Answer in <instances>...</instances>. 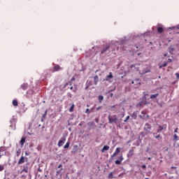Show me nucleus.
Listing matches in <instances>:
<instances>
[{
	"instance_id": "ea45409f",
	"label": "nucleus",
	"mask_w": 179,
	"mask_h": 179,
	"mask_svg": "<svg viewBox=\"0 0 179 179\" xmlns=\"http://www.w3.org/2000/svg\"><path fill=\"white\" fill-rule=\"evenodd\" d=\"M142 169H143V170H145V169H146V165H142Z\"/></svg>"
},
{
	"instance_id": "b1692460",
	"label": "nucleus",
	"mask_w": 179,
	"mask_h": 179,
	"mask_svg": "<svg viewBox=\"0 0 179 179\" xmlns=\"http://www.w3.org/2000/svg\"><path fill=\"white\" fill-rule=\"evenodd\" d=\"M108 178H109V179H113V178H114V175L113 174V172H110V173L108 174Z\"/></svg>"
},
{
	"instance_id": "1a4fd4ad",
	"label": "nucleus",
	"mask_w": 179,
	"mask_h": 179,
	"mask_svg": "<svg viewBox=\"0 0 179 179\" xmlns=\"http://www.w3.org/2000/svg\"><path fill=\"white\" fill-rule=\"evenodd\" d=\"M5 150H6V149H5V147L0 148V159L1 157H2V156L6 155V152H5Z\"/></svg>"
},
{
	"instance_id": "cd10ccee",
	"label": "nucleus",
	"mask_w": 179,
	"mask_h": 179,
	"mask_svg": "<svg viewBox=\"0 0 179 179\" xmlns=\"http://www.w3.org/2000/svg\"><path fill=\"white\" fill-rule=\"evenodd\" d=\"M173 141H178V136L177 134H174Z\"/></svg>"
},
{
	"instance_id": "603ef678",
	"label": "nucleus",
	"mask_w": 179,
	"mask_h": 179,
	"mask_svg": "<svg viewBox=\"0 0 179 179\" xmlns=\"http://www.w3.org/2000/svg\"><path fill=\"white\" fill-rule=\"evenodd\" d=\"M136 80H139V79H136Z\"/></svg>"
},
{
	"instance_id": "8fccbe9b",
	"label": "nucleus",
	"mask_w": 179,
	"mask_h": 179,
	"mask_svg": "<svg viewBox=\"0 0 179 179\" xmlns=\"http://www.w3.org/2000/svg\"><path fill=\"white\" fill-rule=\"evenodd\" d=\"M110 96H111V97H113V94H111V95H110Z\"/></svg>"
},
{
	"instance_id": "3c124183",
	"label": "nucleus",
	"mask_w": 179,
	"mask_h": 179,
	"mask_svg": "<svg viewBox=\"0 0 179 179\" xmlns=\"http://www.w3.org/2000/svg\"><path fill=\"white\" fill-rule=\"evenodd\" d=\"M145 179H149V178H145Z\"/></svg>"
},
{
	"instance_id": "c9c22d12",
	"label": "nucleus",
	"mask_w": 179,
	"mask_h": 179,
	"mask_svg": "<svg viewBox=\"0 0 179 179\" xmlns=\"http://www.w3.org/2000/svg\"><path fill=\"white\" fill-rule=\"evenodd\" d=\"M159 128L161 131H163L164 129V127L162 126H159Z\"/></svg>"
},
{
	"instance_id": "72a5a7b5",
	"label": "nucleus",
	"mask_w": 179,
	"mask_h": 179,
	"mask_svg": "<svg viewBox=\"0 0 179 179\" xmlns=\"http://www.w3.org/2000/svg\"><path fill=\"white\" fill-rule=\"evenodd\" d=\"M48 113V110H45V113H44L43 115V118H45V115H47V113Z\"/></svg>"
},
{
	"instance_id": "f704fd0d",
	"label": "nucleus",
	"mask_w": 179,
	"mask_h": 179,
	"mask_svg": "<svg viewBox=\"0 0 179 179\" xmlns=\"http://www.w3.org/2000/svg\"><path fill=\"white\" fill-rule=\"evenodd\" d=\"M128 120H129V116H127L126 117V119L124 120V122H127V121H128Z\"/></svg>"
},
{
	"instance_id": "dca6fc26",
	"label": "nucleus",
	"mask_w": 179,
	"mask_h": 179,
	"mask_svg": "<svg viewBox=\"0 0 179 179\" xmlns=\"http://www.w3.org/2000/svg\"><path fill=\"white\" fill-rule=\"evenodd\" d=\"M28 87H29L28 84L24 83L21 85V89H22V90H27Z\"/></svg>"
},
{
	"instance_id": "a18cd8bd",
	"label": "nucleus",
	"mask_w": 179,
	"mask_h": 179,
	"mask_svg": "<svg viewBox=\"0 0 179 179\" xmlns=\"http://www.w3.org/2000/svg\"><path fill=\"white\" fill-rule=\"evenodd\" d=\"M111 108H115V106H111Z\"/></svg>"
},
{
	"instance_id": "bb28decb",
	"label": "nucleus",
	"mask_w": 179,
	"mask_h": 179,
	"mask_svg": "<svg viewBox=\"0 0 179 179\" xmlns=\"http://www.w3.org/2000/svg\"><path fill=\"white\" fill-rule=\"evenodd\" d=\"M20 153H22V150L19 149V150L16 152V156H17V157L20 156Z\"/></svg>"
},
{
	"instance_id": "39448f33",
	"label": "nucleus",
	"mask_w": 179,
	"mask_h": 179,
	"mask_svg": "<svg viewBox=\"0 0 179 179\" xmlns=\"http://www.w3.org/2000/svg\"><path fill=\"white\" fill-rule=\"evenodd\" d=\"M141 114L143 115H139V117L141 119V120H146V118H149V115H147L148 114V111L146 110H143L141 112Z\"/></svg>"
},
{
	"instance_id": "20e7f679",
	"label": "nucleus",
	"mask_w": 179,
	"mask_h": 179,
	"mask_svg": "<svg viewBox=\"0 0 179 179\" xmlns=\"http://www.w3.org/2000/svg\"><path fill=\"white\" fill-rule=\"evenodd\" d=\"M151 129H152V126L149 123H145L144 127V131H145V134H150Z\"/></svg>"
},
{
	"instance_id": "49530a36",
	"label": "nucleus",
	"mask_w": 179,
	"mask_h": 179,
	"mask_svg": "<svg viewBox=\"0 0 179 179\" xmlns=\"http://www.w3.org/2000/svg\"><path fill=\"white\" fill-rule=\"evenodd\" d=\"M162 130L161 129H158L157 130V132H160Z\"/></svg>"
},
{
	"instance_id": "7c9ffc66",
	"label": "nucleus",
	"mask_w": 179,
	"mask_h": 179,
	"mask_svg": "<svg viewBox=\"0 0 179 179\" xmlns=\"http://www.w3.org/2000/svg\"><path fill=\"white\" fill-rule=\"evenodd\" d=\"M164 66H167V62H164L162 65L159 66V68H164Z\"/></svg>"
},
{
	"instance_id": "f03ea898",
	"label": "nucleus",
	"mask_w": 179,
	"mask_h": 179,
	"mask_svg": "<svg viewBox=\"0 0 179 179\" xmlns=\"http://www.w3.org/2000/svg\"><path fill=\"white\" fill-rule=\"evenodd\" d=\"M108 118L109 124H115L117 121H118V118L115 115L112 116L109 115Z\"/></svg>"
},
{
	"instance_id": "c756f323",
	"label": "nucleus",
	"mask_w": 179,
	"mask_h": 179,
	"mask_svg": "<svg viewBox=\"0 0 179 179\" xmlns=\"http://www.w3.org/2000/svg\"><path fill=\"white\" fill-rule=\"evenodd\" d=\"M3 170H5V166L0 165V171H3Z\"/></svg>"
},
{
	"instance_id": "e433bc0d",
	"label": "nucleus",
	"mask_w": 179,
	"mask_h": 179,
	"mask_svg": "<svg viewBox=\"0 0 179 179\" xmlns=\"http://www.w3.org/2000/svg\"><path fill=\"white\" fill-rule=\"evenodd\" d=\"M175 75H176L177 79H179V73H176Z\"/></svg>"
},
{
	"instance_id": "a211bd4d",
	"label": "nucleus",
	"mask_w": 179,
	"mask_h": 179,
	"mask_svg": "<svg viewBox=\"0 0 179 179\" xmlns=\"http://www.w3.org/2000/svg\"><path fill=\"white\" fill-rule=\"evenodd\" d=\"M157 97H159V94H151L150 99L153 100L155 99H157Z\"/></svg>"
},
{
	"instance_id": "a19ab883",
	"label": "nucleus",
	"mask_w": 179,
	"mask_h": 179,
	"mask_svg": "<svg viewBox=\"0 0 179 179\" xmlns=\"http://www.w3.org/2000/svg\"><path fill=\"white\" fill-rule=\"evenodd\" d=\"M130 68H135V64H132Z\"/></svg>"
},
{
	"instance_id": "09e8293b",
	"label": "nucleus",
	"mask_w": 179,
	"mask_h": 179,
	"mask_svg": "<svg viewBox=\"0 0 179 179\" xmlns=\"http://www.w3.org/2000/svg\"><path fill=\"white\" fill-rule=\"evenodd\" d=\"M150 159H151V158H150V157H149V158H148V160H150Z\"/></svg>"
},
{
	"instance_id": "393cba45",
	"label": "nucleus",
	"mask_w": 179,
	"mask_h": 179,
	"mask_svg": "<svg viewBox=\"0 0 179 179\" xmlns=\"http://www.w3.org/2000/svg\"><path fill=\"white\" fill-rule=\"evenodd\" d=\"M73 108H75V104H72V106H71L70 109H69V112L70 113H73Z\"/></svg>"
},
{
	"instance_id": "58836bf2",
	"label": "nucleus",
	"mask_w": 179,
	"mask_h": 179,
	"mask_svg": "<svg viewBox=\"0 0 179 179\" xmlns=\"http://www.w3.org/2000/svg\"><path fill=\"white\" fill-rule=\"evenodd\" d=\"M173 62V60L171 59H168V63H171V62Z\"/></svg>"
},
{
	"instance_id": "412c9836",
	"label": "nucleus",
	"mask_w": 179,
	"mask_h": 179,
	"mask_svg": "<svg viewBox=\"0 0 179 179\" xmlns=\"http://www.w3.org/2000/svg\"><path fill=\"white\" fill-rule=\"evenodd\" d=\"M18 104L19 103L17 102V100L16 99L13 100V106H14V107H17Z\"/></svg>"
},
{
	"instance_id": "9d476101",
	"label": "nucleus",
	"mask_w": 179,
	"mask_h": 179,
	"mask_svg": "<svg viewBox=\"0 0 179 179\" xmlns=\"http://www.w3.org/2000/svg\"><path fill=\"white\" fill-rule=\"evenodd\" d=\"M26 157L24 156H21L20 159H19L17 164H23V163H24V162H26Z\"/></svg>"
},
{
	"instance_id": "7ed1b4c3",
	"label": "nucleus",
	"mask_w": 179,
	"mask_h": 179,
	"mask_svg": "<svg viewBox=\"0 0 179 179\" xmlns=\"http://www.w3.org/2000/svg\"><path fill=\"white\" fill-rule=\"evenodd\" d=\"M114 78L113 76V73L109 72V74L106 76V78L103 79L104 81L108 82V83H111L113 82L112 79Z\"/></svg>"
},
{
	"instance_id": "ddd939ff",
	"label": "nucleus",
	"mask_w": 179,
	"mask_h": 179,
	"mask_svg": "<svg viewBox=\"0 0 179 179\" xmlns=\"http://www.w3.org/2000/svg\"><path fill=\"white\" fill-rule=\"evenodd\" d=\"M107 150H110V146L108 145H104L103 147V148L101 149V152H102V153H104Z\"/></svg>"
},
{
	"instance_id": "5701e85b",
	"label": "nucleus",
	"mask_w": 179,
	"mask_h": 179,
	"mask_svg": "<svg viewBox=\"0 0 179 179\" xmlns=\"http://www.w3.org/2000/svg\"><path fill=\"white\" fill-rule=\"evenodd\" d=\"M169 52H170V54H173V52H174V48L173 47H170L168 50Z\"/></svg>"
},
{
	"instance_id": "473e14b6",
	"label": "nucleus",
	"mask_w": 179,
	"mask_h": 179,
	"mask_svg": "<svg viewBox=\"0 0 179 179\" xmlns=\"http://www.w3.org/2000/svg\"><path fill=\"white\" fill-rule=\"evenodd\" d=\"M70 90H73V92H76V90H78V89H76V88H75V90H73V87H71Z\"/></svg>"
},
{
	"instance_id": "6e6552de",
	"label": "nucleus",
	"mask_w": 179,
	"mask_h": 179,
	"mask_svg": "<svg viewBox=\"0 0 179 179\" xmlns=\"http://www.w3.org/2000/svg\"><path fill=\"white\" fill-rule=\"evenodd\" d=\"M118 159H117V160H116V161L115 162V164H121V163H122V161L124 160V156H122V155H121Z\"/></svg>"
},
{
	"instance_id": "5fc2aeb1",
	"label": "nucleus",
	"mask_w": 179,
	"mask_h": 179,
	"mask_svg": "<svg viewBox=\"0 0 179 179\" xmlns=\"http://www.w3.org/2000/svg\"><path fill=\"white\" fill-rule=\"evenodd\" d=\"M93 48H96V47H94Z\"/></svg>"
},
{
	"instance_id": "0eeeda50",
	"label": "nucleus",
	"mask_w": 179,
	"mask_h": 179,
	"mask_svg": "<svg viewBox=\"0 0 179 179\" xmlns=\"http://www.w3.org/2000/svg\"><path fill=\"white\" fill-rule=\"evenodd\" d=\"M66 141V139H65L64 137L62 138V139L59 141L57 146L59 148H61V146H62L64 145V143H65Z\"/></svg>"
},
{
	"instance_id": "423d86ee",
	"label": "nucleus",
	"mask_w": 179,
	"mask_h": 179,
	"mask_svg": "<svg viewBox=\"0 0 179 179\" xmlns=\"http://www.w3.org/2000/svg\"><path fill=\"white\" fill-rule=\"evenodd\" d=\"M121 152V148H117L115 149V152L110 156V157L112 159H114V157H115V156H117L119 153H120Z\"/></svg>"
},
{
	"instance_id": "2eb2a0df",
	"label": "nucleus",
	"mask_w": 179,
	"mask_h": 179,
	"mask_svg": "<svg viewBox=\"0 0 179 179\" xmlns=\"http://www.w3.org/2000/svg\"><path fill=\"white\" fill-rule=\"evenodd\" d=\"M21 173H29V166H24Z\"/></svg>"
},
{
	"instance_id": "864d4df0",
	"label": "nucleus",
	"mask_w": 179,
	"mask_h": 179,
	"mask_svg": "<svg viewBox=\"0 0 179 179\" xmlns=\"http://www.w3.org/2000/svg\"><path fill=\"white\" fill-rule=\"evenodd\" d=\"M25 155H27V152H26V153H25Z\"/></svg>"
},
{
	"instance_id": "a878e982",
	"label": "nucleus",
	"mask_w": 179,
	"mask_h": 179,
	"mask_svg": "<svg viewBox=\"0 0 179 179\" xmlns=\"http://www.w3.org/2000/svg\"><path fill=\"white\" fill-rule=\"evenodd\" d=\"M71 145V143H69V142H67L66 143V145H64V149H68V148H69V145Z\"/></svg>"
},
{
	"instance_id": "c03bdc74",
	"label": "nucleus",
	"mask_w": 179,
	"mask_h": 179,
	"mask_svg": "<svg viewBox=\"0 0 179 179\" xmlns=\"http://www.w3.org/2000/svg\"><path fill=\"white\" fill-rule=\"evenodd\" d=\"M164 57H167V53L164 54Z\"/></svg>"
},
{
	"instance_id": "37998d69",
	"label": "nucleus",
	"mask_w": 179,
	"mask_h": 179,
	"mask_svg": "<svg viewBox=\"0 0 179 179\" xmlns=\"http://www.w3.org/2000/svg\"><path fill=\"white\" fill-rule=\"evenodd\" d=\"M85 113H89V108H87V109L85 110Z\"/></svg>"
},
{
	"instance_id": "2f4dec72",
	"label": "nucleus",
	"mask_w": 179,
	"mask_h": 179,
	"mask_svg": "<svg viewBox=\"0 0 179 179\" xmlns=\"http://www.w3.org/2000/svg\"><path fill=\"white\" fill-rule=\"evenodd\" d=\"M155 139H158V141L159 139L162 140V137L160 136V134H159L158 136H156Z\"/></svg>"
},
{
	"instance_id": "f8f14e48",
	"label": "nucleus",
	"mask_w": 179,
	"mask_h": 179,
	"mask_svg": "<svg viewBox=\"0 0 179 179\" xmlns=\"http://www.w3.org/2000/svg\"><path fill=\"white\" fill-rule=\"evenodd\" d=\"M58 169H61L59 171H57V176H62L61 171H62V164H59L58 166Z\"/></svg>"
},
{
	"instance_id": "6ab92c4d",
	"label": "nucleus",
	"mask_w": 179,
	"mask_h": 179,
	"mask_svg": "<svg viewBox=\"0 0 179 179\" xmlns=\"http://www.w3.org/2000/svg\"><path fill=\"white\" fill-rule=\"evenodd\" d=\"M131 117H132V118H134V120H136L137 117H138V112H134Z\"/></svg>"
},
{
	"instance_id": "f3484780",
	"label": "nucleus",
	"mask_w": 179,
	"mask_h": 179,
	"mask_svg": "<svg viewBox=\"0 0 179 179\" xmlns=\"http://www.w3.org/2000/svg\"><path fill=\"white\" fill-rule=\"evenodd\" d=\"M25 142H26V137H22L20 141L21 146H23Z\"/></svg>"
},
{
	"instance_id": "4468645a",
	"label": "nucleus",
	"mask_w": 179,
	"mask_h": 179,
	"mask_svg": "<svg viewBox=\"0 0 179 179\" xmlns=\"http://www.w3.org/2000/svg\"><path fill=\"white\" fill-rule=\"evenodd\" d=\"M134 153V151L133 149L130 150L127 155V157L129 159L130 157H132Z\"/></svg>"
},
{
	"instance_id": "c85d7f7f",
	"label": "nucleus",
	"mask_w": 179,
	"mask_h": 179,
	"mask_svg": "<svg viewBox=\"0 0 179 179\" xmlns=\"http://www.w3.org/2000/svg\"><path fill=\"white\" fill-rule=\"evenodd\" d=\"M104 99V96H103V95H100L99 96V102L101 103V101Z\"/></svg>"
},
{
	"instance_id": "aec40b11",
	"label": "nucleus",
	"mask_w": 179,
	"mask_h": 179,
	"mask_svg": "<svg viewBox=\"0 0 179 179\" xmlns=\"http://www.w3.org/2000/svg\"><path fill=\"white\" fill-rule=\"evenodd\" d=\"M94 85H97V83H99V76H95L94 77Z\"/></svg>"
},
{
	"instance_id": "de8ad7c7",
	"label": "nucleus",
	"mask_w": 179,
	"mask_h": 179,
	"mask_svg": "<svg viewBox=\"0 0 179 179\" xmlns=\"http://www.w3.org/2000/svg\"><path fill=\"white\" fill-rule=\"evenodd\" d=\"M134 83H135V82H134V81H131V84H132V85H134Z\"/></svg>"
},
{
	"instance_id": "9b49d317",
	"label": "nucleus",
	"mask_w": 179,
	"mask_h": 179,
	"mask_svg": "<svg viewBox=\"0 0 179 179\" xmlns=\"http://www.w3.org/2000/svg\"><path fill=\"white\" fill-rule=\"evenodd\" d=\"M54 72H58V71H62V68L59 65H55L53 67Z\"/></svg>"
},
{
	"instance_id": "79ce46f5",
	"label": "nucleus",
	"mask_w": 179,
	"mask_h": 179,
	"mask_svg": "<svg viewBox=\"0 0 179 179\" xmlns=\"http://www.w3.org/2000/svg\"><path fill=\"white\" fill-rule=\"evenodd\" d=\"M145 73H148V71L143 72L141 74L145 75Z\"/></svg>"
},
{
	"instance_id": "4be33fe9",
	"label": "nucleus",
	"mask_w": 179,
	"mask_h": 179,
	"mask_svg": "<svg viewBox=\"0 0 179 179\" xmlns=\"http://www.w3.org/2000/svg\"><path fill=\"white\" fill-rule=\"evenodd\" d=\"M164 29H163V27H159L158 28H157V31H158V33H163V31H164Z\"/></svg>"
},
{
	"instance_id": "f257e3e1",
	"label": "nucleus",
	"mask_w": 179,
	"mask_h": 179,
	"mask_svg": "<svg viewBox=\"0 0 179 179\" xmlns=\"http://www.w3.org/2000/svg\"><path fill=\"white\" fill-rule=\"evenodd\" d=\"M114 45H106V47H104L101 51V54H110V51H114L115 49H111V47H113Z\"/></svg>"
},
{
	"instance_id": "4c0bfd02",
	"label": "nucleus",
	"mask_w": 179,
	"mask_h": 179,
	"mask_svg": "<svg viewBox=\"0 0 179 179\" xmlns=\"http://www.w3.org/2000/svg\"><path fill=\"white\" fill-rule=\"evenodd\" d=\"M177 132H178V128H176V129H175V130H174V133H175V134H177Z\"/></svg>"
}]
</instances>
